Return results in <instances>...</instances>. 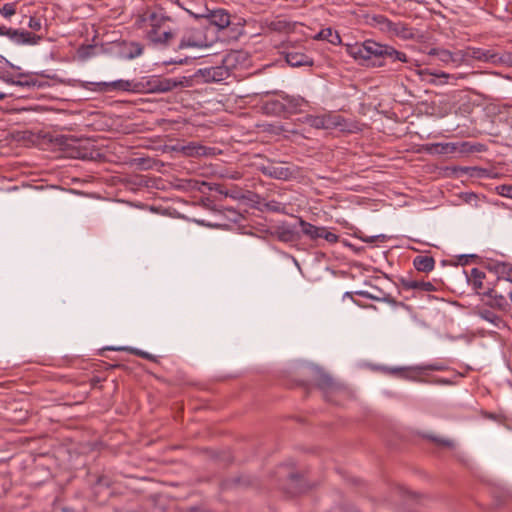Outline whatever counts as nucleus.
I'll return each instance as SVG.
<instances>
[{"mask_svg": "<svg viewBox=\"0 0 512 512\" xmlns=\"http://www.w3.org/2000/svg\"><path fill=\"white\" fill-rule=\"evenodd\" d=\"M497 191L499 195L512 199V185H500Z\"/></svg>", "mask_w": 512, "mask_h": 512, "instance_id": "nucleus-32", "label": "nucleus"}, {"mask_svg": "<svg viewBox=\"0 0 512 512\" xmlns=\"http://www.w3.org/2000/svg\"><path fill=\"white\" fill-rule=\"evenodd\" d=\"M427 368L432 369V370L436 369V367H434V366H427ZM415 369L422 370V369H426V367H416Z\"/></svg>", "mask_w": 512, "mask_h": 512, "instance_id": "nucleus-42", "label": "nucleus"}, {"mask_svg": "<svg viewBox=\"0 0 512 512\" xmlns=\"http://www.w3.org/2000/svg\"><path fill=\"white\" fill-rule=\"evenodd\" d=\"M427 54L429 56L437 57L444 65H453V56L452 51L450 50L444 48H431Z\"/></svg>", "mask_w": 512, "mask_h": 512, "instance_id": "nucleus-23", "label": "nucleus"}, {"mask_svg": "<svg viewBox=\"0 0 512 512\" xmlns=\"http://www.w3.org/2000/svg\"><path fill=\"white\" fill-rule=\"evenodd\" d=\"M209 22L218 29H224L230 24V15L222 10H214L208 15Z\"/></svg>", "mask_w": 512, "mask_h": 512, "instance_id": "nucleus-18", "label": "nucleus"}, {"mask_svg": "<svg viewBox=\"0 0 512 512\" xmlns=\"http://www.w3.org/2000/svg\"><path fill=\"white\" fill-rule=\"evenodd\" d=\"M258 169L265 176L284 181L293 178L296 174V169L294 166H288L283 163L274 161L262 164L258 167Z\"/></svg>", "mask_w": 512, "mask_h": 512, "instance_id": "nucleus-4", "label": "nucleus"}, {"mask_svg": "<svg viewBox=\"0 0 512 512\" xmlns=\"http://www.w3.org/2000/svg\"><path fill=\"white\" fill-rule=\"evenodd\" d=\"M432 440L443 445V446H447V447L453 446V441L449 440V439H440V438L433 437Z\"/></svg>", "mask_w": 512, "mask_h": 512, "instance_id": "nucleus-36", "label": "nucleus"}, {"mask_svg": "<svg viewBox=\"0 0 512 512\" xmlns=\"http://www.w3.org/2000/svg\"><path fill=\"white\" fill-rule=\"evenodd\" d=\"M13 85L23 87V86L29 85V83L28 82H23V81H20V80H14V84Z\"/></svg>", "mask_w": 512, "mask_h": 512, "instance_id": "nucleus-40", "label": "nucleus"}, {"mask_svg": "<svg viewBox=\"0 0 512 512\" xmlns=\"http://www.w3.org/2000/svg\"><path fill=\"white\" fill-rule=\"evenodd\" d=\"M343 118L337 114L326 113L323 115H310L306 118V123L316 129H333L342 126Z\"/></svg>", "mask_w": 512, "mask_h": 512, "instance_id": "nucleus-6", "label": "nucleus"}, {"mask_svg": "<svg viewBox=\"0 0 512 512\" xmlns=\"http://www.w3.org/2000/svg\"><path fill=\"white\" fill-rule=\"evenodd\" d=\"M111 350H117V351H129L135 355H138L142 358H145V359H149V360H154V356L149 354L148 352H145V351H142V350H139V349H136V348H129V347H118V348H110Z\"/></svg>", "mask_w": 512, "mask_h": 512, "instance_id": "nucleus-27", "label": "nucleus"}, {"mask_svg": "<svg viewBox=\"0 0 512 512\" xmlns=\"http://www.w3.org/2000/svg\"><path fill=\"white\" fill-rule=\"evenodd\" d=\"M479 316L483 320L493 324L495 327H500L501 324L503 323L502 319L499 316H497L495 313L488 309H483L479 311Z\"/></svg>", "mask_w": 512, "mask_h": 512, "instance_id": "nucleus-26", "label": "nucleus"}, {"mask_svg": "<svg viewBox=\"0 0 512 512\" xmlns=\"http://www.w3.org/2000/svg\"><path fill=\"white\" fill-rule=\"evenodd\" d=\"M181 151L185 156L189 157L210 156L215 154V148L203 146L194 142L184 145Z\"/></svg>", "mask_w": 512, "mask_h": 512, "instance_id": "nucleus-13", "label": "nucleus"}, {"mask_svg": "<svg viewBox=\"0 0 512 512\" xmlns=\"http://www.w3.org/2000/svg\"><path fill=\"white\" fill-rule=\"evenodd\" d=\"M509 296H510V300L512 302V291L510 292Z\"/></svg>", "mask_w": 512, "mask_h": 512, "instance_id": "nucleus-45", "label": "nucleus"}, {"mask_svg": "<svg viewBox=\"0 0 512 512\" xmlns=\"http://www.w3.org/2000/svg\"><path fill=\"white\" fill-rule=\"evenodd\" d=\"M8 39L17 45H37L41 37L26 30L11 28Z\"/></svg>", "mask_w": 512, "mask_h": 512, "instance_id": "nucleus-10", "label": "nucleus"}, {"mask_svg": "<svg viewBox=\"0 0 512 512\" xmlns=\"http://www.w3.org/2000/svg\"><path fill=\"white\" fill-rule=\"evenodd\" d=\"M89 90L94 92H111V91H131L133 84L129 80H115L110 82H89L86 86Z\"/></svg>", "mask_w": 512, "mask_h": 512, "instance_id": "nucleus-7", "label": "nucleus"}, {"mask_svg": "<svg viewBox=\"0 0 512 512\" xmlns=\"http://www.w3.org/2000/svg\"><path fill=\"white\" fill-rule=\"evenodd\" d=\"M171 17L166 14L162 7L147 8L136 21L139 28L143 29L149 42L155 46H167L175 34L169 22Z\"/></svg>", "mask_w": 512, "mask_h": 512, "instance_id": "nucleus-2", "label": "nucleus"}, {"mask_svg": "<svg viewBox=\"0 0 512 512\" xmlns=\"http://www.w3.org/2000/svg\"><path fill=\"white\" fill-rule=\"evenodd\" d=\"M0 62H5L7 65H9L10 67L14 68L15 66L9 62L4 56L0 55Z\"/></svg>", "mask_w": 512, "mask_h": 512, "instance_id": "nucleus-41", "label": "nucleus"}, {"mask_svg": "<svg viewBox=\"0 0 512 512\" xmlns=\"http://www.w3.org/2000/svg\"><path fill=\"white\" fill-rule=\"evenodd\" d=\"M346 53L361 65L382 67L384 59L391 62H408L407 55L394 47L368 39L363 42L346 44Z\"/></svg>", "mask_w": 512, "mask_h": 512, "instance_id": "nucleus-1", "label": "nucleus"}, {"mask_svg": "<svg viewBox=\"0 0 512 512\" xmlns=\"http://www.w3.org/2000/svg\"><path fill=\"white\" fill-rule=\"evenodd\" d=\"M197 222H198L199 224H201V225H207V226H209L208 224H205L203 220H202V221H197Z\"/></svg>", "mask_w": 512, "mask_h": 512, "instance_id": "nucleus-44", "label": "nucleus"}, {"mask_svg": "<svg viewBox=\"0 0 512 512\" xmlns=\"http://www.w3.org/2000/svg\"><path fill=\"white\" fill-rule=\"evenodd\" d=\"M490 269L497 275L498 279H503L512 283L511 264L502 261H496L490 265Z\"/></svg>", "mask_w": 512, "mask_h": 512, "instance_id": "nucleus-16", "label": "nucleus"}, {"mask_svg": "<svg viewBox=\"0 0 512 512\" xmlns=\"http://www.w3.org/2000/svg\"><path fill=\"white\" fill-rule=\"evenodd\" d=\"M401 284L406 290H421L425 292H432L435 286L431 282L414 280L412 278H402Z\"/></svg>", "mask_w": 512, "mask_h": 512, "instance_id": "nucleus-17", "label": "nucleus"}, {"mask_svg": "<svg viewBox=\"0 0 512 512\" xmlns=\"http://www.w3.org/2000/svg\"><path fill=\"white\" fill-rule=\"evenodd\" d=\"M453 56V65L454 67H460L462 65H470V59L468 54V49H460L456 51H452Z\"/></svg>", "mask_w": 512, "mask_h": 512, "instance_id": "nucleus-24", "label": "nucleus"}, {"mask_svg": "<svg viewBox=\"0 0 512 512\" xmlns=\"http://www.w3.org/2000/svg\"><path fill=\"white\" fill-rule=\"evenodd\" d=\"M299 222V226L305 236L310 238L311 240H316L321 237V232L323 227L315 226L311 223L306 222L301 217H296Z\"/></svg>", "mask_w": 512, "mask_h": 512, "instance_id": "nucleus-19", "label": "nucleus"}, {"mask_svg": "<svg viewBox=\"0 0 512 512\" xmlns=\"http://www.w3.org/2000/svg\"><path fill=\"white\" fill-rule=\"evenodd\" d=\"M482 301L492 309L499 310L501 312H507L509 310V303L506 298L497 293L494 289H488L481 294Z\"/></svg>", "mask_w": 512, "mask_h": 512, "instance_id": "nucleus-9", "label": "nucleus"}, {"mask_svg": "<svg viewBox=\"0 0 512 512\" xmlns=\"http://www.w3.org/2000/svg\"><path fill=\"white\" fill-rule=\"evenodd\" d=\"M28 27L34 31H39L42 28V22L40 18L30 17Z\"/></svg>", "mask_w": 512, "mask_h": 512, "instance_id": "nucleus-34", "label": "nucleus"}, {"mask_svg": "<svg viewBox=\"0 0 512 512\" xmlns=\"http://www.w3.org/2000/svg\"><path fill=\"white\" fill-rule=\"evenodd\" d=\"M16 13V4L15 3H5L0 8V15L5 18L9 19Z\"/></svg>", "mask_w": 512, "mask_h": 512, "instance_id": "nucleus-28", "label": "nucleus"}, {"mask_svg": "<svg viewBox=\"0 0 512 512\" xmlns=\"http://www.w3.org/2000/svg\"><path fill=\"white\" fill-rule=\"evenodd\" d=\"M284 99L293 109H300L305 103V100L302 97L286 96Z\"/></svg>", "mask_w": 512, "mask_h": 512, "instance_id": "nucleus-29", "label": "nucleus"}, {"mask_svg": "<svg viewBox=\"0 0 512 512\" xmlns=\"http://www.w3.org/2000/svg\"><path fill=\"white\" fill-rule=\"evenodd\" d=\"M320 238L325 239L329 243H336L338 241V235L328 231L325 227H323L322 229Z\"/></svg>", "mask_w": 512, "mask_h": 512, "instance_id": "nucleus-30", "label": "nucleus"}, {"mask_svg": "<svg viewBox=\"0 0 512 512\" xmlns=\"http://www.w3.org/2000/svg\"><path fill=\"white\" fill-rule=\"evenodd\" d=\"M413 265L417 271L430 272L434 269L435 260L430 256H416Z\"/></svg>", "mask_w": 512, "mask_h": 512, "instance_id": "nucleus-20", "label": "nucleus"}, {"mask_svg": "<svg viewBox=\"0 0 512 512\" xmlns=\"http://www.w3.org/2000/svg\"><path fill=\"white\" fill-rule=\"evenodd\" d=\"M6 97L5 93L0 92V101L3 100Z\"/></svg>", "mask_w": 512, "mask_h": 512, "instance_id": "nucleus-43", "label": "nucleus"}, {"mask_svg": "<svg viewBox=\"0 0 512 512\" xmlns=\"http://www.w3.org/2000/svg\"><path fill=\"white\" fill-rule=\"evenodd\" d=\"M470 63L472 60H478L489 63H497L500 61V57L497 53H494L492 50H484L476 47H467Z\"/></svg>", "mask_w": 512, "mask_h": 512, "instance_id": "nucleus-11", "label": "nucleus"}, {"mask_svg": "<svg viewBox=\"0 0 512 512\" xmlns=\"http://www.w3.org/2000/svg\"><path fill=\"white\" fill-rule=\"evenodd\" d=\"M418 74L423 81L433 85H443L447 84L449 80L457 81L466 78V74L463 73L449 74L444 71H432L430 69H421Z\"/></svg>", "mask_w": 512, "mask_h": 512, "instance_id": "nucleus-5", "label": "nucleus"}, {"mask_svg": "<svg viewBox=\"0 0 512 512\" xmlns=\"http://www.w3.org/2000/svg\"><path fill=\"white\" fill-rule=\"evenodd\" d=\"M0 79L7 84L13 85L14 79L6 74H0Z\"/></svg>", "mask_w": 512, "mask_h": 512, "instance_id": "nucleus-38", "label": "nucleus"}, {"mask_svg": "<svg viewBox=\"0 0 512 512\" xmlns=\"http://www.w3.org/2000/svg\"><path fill=\"white\" fill-rule=\"evenodd\" d=\"M209 46L208 40L201 36L199 31L190 35H185L180 41L179 48H206Z\"/></svg>", "mask_w": 512, "mask_h": 512, "instance_id": "nucleus-12", "label": "nucleus"}, {"mask_svg": "<svg viewBox=\"0 0 512 512\" xmlns=\"http://www.w3.org/2000/svg\"><path fill=\"white\" fill-rule=\"evenodd\" d=\"M195 83H197V81L196 78H194V74L191 76L175 77L165 80L162 90H171L176 87H191Z\"/></svg>", "mask_w": 512, "mask_h": 512, "instance_id": "nucleus-15", "label": "nucleus"}, {"mask_svg": "<svg viewBox=\"0 0 512 512\" xmlns=\"http://www.w3.org/2000/svg\"><path fill=\"white\" fill-rule=\"evenodd\" d=\"M132 48H133V51H131L128 55V58H130V59L139 57L143 53V48L137 43H133Z\"/></svg>", "mask_w": 512, "mask_h": 512, "instance_id": "nucleus-35", "label": "nucleus"}, {"mask_svg": "<svg viewBox=\"0 0 512 512\" xmlns=\"http://www.w3.org/2000/svg\"><path fill=\"white\" fill-rule=\"evenodd\" d=\"M266 207L269 211L272 212H278V213H284L285 212V206L282 205L279 202L276 201H270L266 204Z\"/></svg>", "mask_w": 512, "mask_h": 512, "instance_id": "nucleus-31", "label": "nucleus"}, {"mask_svg": "<svg viewBox=\"0 0 512 512\" xmlns=\"http://www.w3.org/2000/svg\"><path fill=\"white\" fill-rule=\"evenodd\" d=\"M292 233L293 229L289 228L288 226L283 225L279 227V237L282 240H288Z\"/></svg>", "mask_w": 512, "mask_h": 512, "instance_id": "nucleus-33", "label": "nucleus"}, {"mask_svg": "<svg viewBox=\"0 0 512 512\" xmlns=\"http://www.w3.org/2000/svg\"><path fill=\"white\" fill-rule=\"evenodd\" d=\"M484 278L485 273L479 268H472L469 275L467 276L468 283L476 291L482 289Z\"/></svg>", "mask_w": 512, "mask_h": 512, "instance_id": "nucleus-22", "label": "nucleus"}, {"mask_svg": "<svg viewBox=\"0 0 512 512\" xmlns=\"http://www.w3.org/2000/svg\"><path fill=\"white\" fill-rule=\"evenodd\" d=\"M332 384H333L332 383V379L330 377H328V376H324L322 378V380H321V386L322 387H327L328 388V387L332 386Z\"/></svg>", "mask_w": 512, "mask_h": 512, "instance_id": "nucleus-37", "label": "nucleus"}, {"mask_svg": "<svg viewBox=\"0 0 512 512\" xmlns=\"http://www.w3.org/2000/svg\"><path fill=\"white\" fill-rule=\"evenodd\" d=\"M354 293L363 298L376 300V301L386 302L388 299V295H386L384 292H382L379 289H377L376 292H373V293H371L369 291H365V290H358V291H355Z\"/></svg>", "mask_w": 512, "mask_h": 512, "instance_id": "nucleus-25", "label": "nucleus"}, {"mask_svg": "<svg viewBox=\"0 0 512 512\" xmlns=\"http://www.w3.org/2000/svg\"><path fill=\"white\" fill-rule=\"evenodd\" d=\"M286 62L292 67H300V66H312L313 59L308 55L297 52V51H289L285 55Z\"/></svg>", "mask_w": 512, "mask_h": 512, "instance_id": "nucleus-14", "label": "nucleus"}, {"mask_svg": "<svg viewBox=\"0 0 512 512\" xmlns=\"http://www.w3.org/2000/svg\"><path fill=\"white\" fill-rule=\"evenodd\" d=\"M231 75L230 69L226 66H212L200 68L194 73L197 84L199 83H220Z\"/></svg>", "mask_w": 512, "mask_h": 512, "instance_id": "nucleus-3", "label": "nucleus"}, {"mask_svg": "<svg viewBox=\"0 0 512 512\" xmlns=\"http://www.w3.org/2000/svg\"><path fill=\"white\" fill-rule=\"evenodd\" d=\"M315 40H326L333 45L341 44V37L338 32L328 27L319 31L315 36Z\"/></svg>", "mask_w": 512, "mask_h": 512, "instance_id": "nucleus-21", "label": "nucleus"}, {"mask_svg": "<svg viewBox=\"0 0 512 512\" xmlns=\"http://www.w3.org/2000/svg\"><path fill=\"white\" fill-rule=\"evenodd\" d=\"M10 31H11V28L6 27L4 25H0V36H6L8 38Z\"/></svg>", "mask_w": 512, "mask_h": 512, "instance_id": "nucleus-39", "label": "nucleus"}, {"mask_svg": "<svg viewBox=\"0 0 512 512\" xmlns=\"http://www.w3.org/2000/svg\"><path fill=\"white\" fill-rule=\"evenodd\" d=\"M430 151L432 153L436 154H454V153H460L464 154L469 151H471L470 144L468 142H461V143H436L433 144L430 148Z\"/></svg>", "mask_w": 512, "mask_h": 512, "instance_id": "nucleus-8", "label": "nucleus"}]
</instances>
